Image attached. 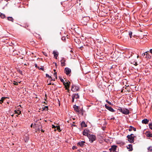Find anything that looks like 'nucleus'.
<instances>
[{
  "mask_svg": "<svg viewBox=\"0 0 152 152\" xmlns=\"http://www.w3.org/2000/svg\"><path fill=\"white\" fill-rule=\"evenodd\" d=\"M134 134H130V135H128L127 136V137L128 138V141L131 143H132L134 142Z\"/></svg>",
  "mask_w": 152,
  "mask_h": 152,
  "instance_id": "f257e3e1",
  "label": "nucleus"
},
{
  "mask_svg": "<svg viewBox=\"0 0 152 152\" xmlns=\"http://www.w3.org/2000/svg\"><path fill=\"white\" fill-rule=\"evenodd\" d=\"M88 137L89 140V141L91 143H92L96 139V137L95 135L93 134H90L88 135Z\"/></svg>",
  "mask_w": 152,
  "mask_h": 152,
  "instance_id": "f03ea898",
  "label": "nucleus"
},
{
  "mask_svg": "<svg viewBox=\"0 0 152 152\" xmlns=\"http://www.w3.org/2000/svg\"><path fill=\"white\" fill-rule=\"evenodd\" d=\"M71 72V69L68 68L66 67L64 69L65 73H66L67 75L70 76Z\"/></svg>",
  "mask_w": 152,
  "mask_h": 152,
  "instance_id": "7ed1b4c3",
  "label": "nucleus"
},
{
  "mask_svg": "<svg viewBox=\"0 0 152 152\" xmlns=\"http://www.w3.org/2000/svg\"><path fill=\"white\" fill-rule=\"evenodd\" d=\"M105 107L110 111L112 112H114L115 110H114L111 107L108 106L107 104L105 105Z\"/></svg>",
  "mask_w": 152,
  "mask_h": 152,
  "instance_id": "20e7f679",
  "label": "nucleus"
},
{
  "mask_svg": "<svg viewBox=\"0 0 152 152\" xmlns=\"http://www.w3.org/2000/svg\"><path fill=\"white\" fill-rule=\"evenodd\" d=\"M74 108L75 110L78 113H80L81 111V109L78 106L75 105L74 106Z\"/></svg>",
  "mask_w": 152,
  "mask_h": 152,
  "instance_id": "39448f33",
  "label": "nucleus"
},
{
  "mask_svg": "<svg viewBox=\"0 0 152 152\" xmlns=\"http://www.w3.org/2000/svg\"><path fill=\"white\" fill-rule=\"evenodd\" d=\"M117 147V146L115 145H113L111 146V148H110L109 150L110 152H112V151L113 152L116 151Z\"/></svg>",
  "mask_w": 152,
  "mask_h": 152,
  "instance_id": "423d86ee",
  "label": "nucleus"
},
{
  "mask_svg": "<svg viewBox=\"0 0 152 152\" xmlns=\"http://www.w3.org/2000/svg\"><path fill=\"white\" fill-rule=\"evenodd\" d=\"M79 88L77 86H73L71 88V90L73 92H75L78 91Z\"/></svg>",
  "mask_w": 152,
  "mask_h": 152,
  "instance_id": "0eeeda50",
  "label": "nucleus"
},
{
  "mask_svg": "<svg viewBox=\"0 0 152 152\" xmlns=\"http://www.w3.org/2000/svg\"><path fill=\"white\" fill-rule=\"evenodd\" d=\"M89 131L87 129H85L84 130L83 132V134L85 136H87L88 137V135L90 134H89Z\"/></svg>",
  "mask_w": 152,
  "mask_h": 152,
  "instance_id": "6e6552de",
  "label": "nucleus"
},
{
  "mask_svg": "<svg viewBox=\"0 0 152 152\" xmlns=\"http://www.w3.org/2000/svg\"><path fill=\"white\" fill-rule=\"evenodd\" d=\"M122 113L125 115H128L129 113V110L128 109L126 108H123Z\"/></svg>",
  "mask_w": 152,
  "mask_h": 152,
  "instance_id": "1a4fd4ad",
  "label": "nucleus"
},
{
  "mask_svg": "<svg viewBox=\"0 0 152 152\" xmlns=\"http://www.w3.org/2000/svg\"><path fill=\"white\" fill-rule=\"evenodd\" d=\"M64 85L65 86V87L66 88V89H68L69 87V83L66 80L65 82H64V83H63Z\"/></svg>",
  "mask_w": 152,
  "mask_h": 152,
  "instance_id": "9d476101",
  "label": "nucleus"
},
{
  "mask_svg": "<svg viewBox=\"0 0 152 152\" xmlns=\"http://www.w3.org/2000/svg\"><path fill=\"white\" fill-rule=\"evenodd\" d=\"M65 60L64 58H62L61 61V66H64L65 65Z\"/></svg>",
  "mask_w": 152,
  "mask_h": 152,
  "instance_id": "9b49d317",
  "label": "nucleus"
},
{
  "mask_svg": "<svg viewBox=\"0 0 152 152\" xmlns=\"http://www.w3.org/2000/svg\"><path fill=\"white\" fill-rule=\"evenodd\" d=\"M148 51L145 52V58L149 59L151 58V56L148 53Z\"/></svg>",
  "mask_w": 152,
  "mask_h": 152,
  "instance_id": "f8f14e48",
  "label": "nucleus"
},
{
  "mask_svg": "<svg viewBox=\"0 0 152 152\" xmlns=\"http://www.w3.org/2000/svg\"><path fill=\"white\" fill-rule=\"evenodd\" d=\"M85 143L84 141H81L78 143V145H80V146L82 147L83 146L84 144Z\"/></svg>",
  "mask_w": 152,
  "mask_h": 152,
  "instance_id": "ddd939ff",
  "label": "nucleus"
},
{
  "mask_svg": "<svg viewBox=\"0 0 152 152\" xmlns=\"http://www.w3.org/2000/svg\"><path fill=\"white\" fill-rule=\"evenodd\" d=\"M149 120L147 119H145L142 121V123L143 124H146L148 123Z\"/></svg>",
  "mask_w": 152,
  "mask_h": 152,
  "instance_id": "4468645a",
  "label": "nucleus"
},
{
  "mask_svg": "<svg viewBox=\"0 0 152 152\" xmlns=\"http://www.w3.org/2000/svg\"><path fill=\"white\" fill-rule=\"evenodd\" d=\"M53 53L54 55V56L55 57V58L56 59H57V57L58 56V52H56L55 51H54L53 52Z\"/></svg>",
  "mask_w": 152,
  "mask_h": 152,
  "instance_id": "2eb2a0df",
  "label": "nucleus"
},
{
  "mask_svg": "<svg viewBox=\"0 0 152 152\" xmlns=\"http://www.w3.org/2000/svg\"><path fill=\"white\" fill-rule=\"evenodd\" d=\"M127 148L129 149V151H132L133 150L132 145L131 144L129 145L127 147Z\"/></svg>",
  "mask_w": 152,
  "mask_h": 152,
  "instance_id": "dca6fc26",
  "label": "nucleus"
},
{
  "mask_svg": "<svg viewBox=\"0 0 152 152\" xmlns=\"http://www.w3.org/2000/svg\"><path fill=\"white\" fill-rule=\"evenodd\" d=\"M129 131H131L132 130H134V131H136V129L135 128L132 126H130L129 127V128L128 129Z\"/></svg>",
  "mask_w": 152,
  "mask_h": 152,
  "instance_id": "f3484780",
  "label": "nucleus"
},
{
  "mask_svg": "<svg viewBox=\"0 0 152 152\" xmlns=\"http://www.w3.org/2000/svg\"><path fill=\"white\" fill-rule=\"evenodd\" d=\"M7 19L9 21H11L12 22H13L14 21V19L12 17H7Z\"/></svg>",
  "mask_w": 152,
  "mask_h": 152,
  "instance_id": "a211bd4d",
  "label": "nucleus"
},
{
  "mask_svg": "<svg viewBox=\"0 0 152 152\" xmlns=\"http://www.w3.org/2000/svg\"><path fill=\"white\" fill-rule=\"evenodd\" d=\"M81 126L82 127H86L87 125L86 124L84 121H83L81 124Z\"/></svg>",
  "mask_w": 152,
  "mask_h": 152,
  "instance_id": "6ab92c4d",
  "label": "nucleus"
},
{
  "mask_svg": "<svg viewBox=\"0 0 152 152\" xmlns=\"http://www.w3.org/2000/svg\"><path fill=\"white\" fill-rule=\"evenodd\" d=\"M7 98V97H3L1 98V99L0 100V101L1 102L0 103L1 104L4 101V100L5 99H6Z\"/></svg>",
  "mask_w": 152,
  "mask_h": 152,
  "instance_id": "aec40b11",
  "label": "nucleus"
},
{
  "mask_svg": "<svg viewBox=\"0 0 152 152\" xmlns=\"http://www.w3.org/2000/svg\"><path fill=\"white\" fill-rule=\"evenodd\" d=\"M21 113V111L20 110H15V113L17 114L18 115H20Z\"/></svg>",
  "mask_w": 152,
  "mask_h": 152,
  "instance_id": "412c9836",
  "label": "nucleus"
},
{
  "mask_svg": "<svg viewBox=\"0 0 152 152\" xmlns=\"http://www.w3.org/2000/svg\"><path fill=\"white\" fill-rule=\"evenodd\" d=\"M146 136L148 137H152V134L150 133H148L146 134Z\"/></svg>",
  "mask_w": 152,
  "mask_h": 152,
  "instance_id": "4be33fe9",
  "label": "nucleus"
},
{
  "mask_svg": "<svg viewBox=\"0 0 152 152\" xmlns=\"http://www.w3.org/2000/svg\"><path fill=\"white\" fill-rule=\"evenodd\" d=\"M56 130H58L59 132H60L61 130L60 129V127L59 126H57L56 127ZM56 130V129H55V130Z\"/></svg>",
  "mask_w": 152,
  "mask_h": 152,
  "instance_id": "5701e85b",
  "label": "nucleus"
},
{
  "mask_svg": "<svg viewBox=\"0 0 152 152\" xmlns=\"http://www.w3.org/2000/svg\"><path fill=\"white\" fill-rule=\"evenodd\" d=\"M75 94H73L72 96V102H74V99L75 98Z\"/></svg>",
  "mask_w": 152,
  "mask_h": 152,
  "instance_id": "b1692460",
  "label": "nucleus"
},
{
  "mask_svg": "<svg viewBox=\"0 0 152 152\" xmlns=\"http://www.w3.org/2000/svg\"><path fill=\"white\" fill-rule=\"evenodd\" d=\"M0 17H1L3 19L5 17V15L4 14H1L0 15Z\"/></svg>",
  "mask_w": 152,
  "mask_h": 152,
  "instance_id": "393cba45",
  "label": "nucleus"
},
{
  "mask_svg": "<svg viewBox=\"0 0 152 152\" xmlns=\"http://www.w3.org/2000/svg\"><path fill=\"white\" fill-rule=\"evenodd\" d=\"M42 109L44 110H48V106H45Z\"/></svg>",
  "mask_w": 152,
  "mask_h": 152,
  "instance_id": "a878e982",
  "label": "nucleus"
},
{
  "mask_svg": "<svg viewBox=\"0 0 152 152\" xmlns=\"http://www.w3.org/2000/svg\"><path fill=\"white\" fill-rule=\"evenodd\" d=\"M75 94V98L76 99H78L79 98V96L78 95V94Z\"/></svg>",
  "mask_w": 152,
  "mask_h": 152,
  "instance_id": "bb28decb",
  "label": "nucleus"
},
{
  "mask_svg": "<svg viewBox=\"0 0 152 152\" xmlns=\"http://www.w3.org/2000/svg\"><path fill=\"white\" fill-rule=\"evenodd\" d=\"M54 71L55 72H56V70L54 69ZM55 77L56 79L57 78V73L56 72H55L53 75Z\"/></svg>",
  "mask_w": 152,
  "mask_h": 152,
  "instance_id": "cd10ccee",
  "label": "nucleus"
},
{
  "mask_svg": "<svg viewBox=\"0 0 152 152\" xmlns=\"http://www.w3.org/2000/svg\"><path fill=\"white\" fill-rule=\"evenodd\" d=\"M132 31H129V35L130 36V38L132 37Z\"/></svg>",
  "mask_w": 152,
  "mask_h": 152,
  "instance_id": "c85d7f7f",
  "label": "nucleus"
},
{
  "mask_svg": "<svg viewBox=\"0 0 152 152\" xmlns=\"http://www.w3.org/2000/svg\"><path fill=\"white\" fill-rule=\"evenodd\" d=\"M149 128L152 130V123L149 124Z\"/></svg>",
  "mask_w": 152,
  "mask_h": 152,
  "instance_id": "c756f323",
  "label": "nucleus"
},
{
  "mask_svg": "<svg viewBox=\"0 0 152 152\" xmlns=\"http://www.w3.org/2000/svg\"><path fill=\"white\" fill-rule=\"evenodd\" d=\"M123 109H122L121 108V107H119V108L118 109V110L121 112H122V111H123Z\"/></svg>",
  "mask_w": 152,
  "mask_h": 152,
  "instance_id": "7c9ffc66",
  "label": "nucleus"
},
{
  "mask_svg": "<svg viewBox=\"0 0 152 152\" xmlns=\"http://www.w3.org/2000/svg\"><path fill=\"white\" fill-rule=\"evenodd\" d=\"M13 84L15 85H18V83L15 81H13Z\"/></svg>",
  "mask_w": 152,
  "mask_h": 152,
  "instance_id": "2f4dec72",
  "label": "nucleus"
},
{
  "mask_svg": "<svg viewBox=\"0 0 152 152\" xmlns=\"http://www.w3.org/2000/svg\"><path fill=\"white\" fill-rule=\"evenodd\" d=\"M61 39L63 41H65L66 40V38L65 37H62Z\"/></svg>",
  "mask_w": 152,
  "mask_h": 152,
  "instance_id": "473e14b6",
  "label": "nucleus"
},
{
  "mask_svg": "<svg viewBox=\"0 0 152 152\" xmlns=\"http://www.w3.org/2000/svg\"><path fill=\"white\" fill-rule=\"evenodd\" d=\"M59 79L62 82L64 83V81L61 77H59Z\"/></svg>",
  "mask_w": 152,
  "mask_h": 152,
  "instance_id": "72a5a7b5",
  "label": "nucleus"
},
{
  "mask_svg": "<svg viewBox=\"0 0 152 152\" xmlns=\"http://www.w3.org/2000/svg\"><path fill=\"white\" fill-rule=\"evenodd\" d=\"M46 76L47 77L50 78V79H52L51 76H50L49 75L47 74H46Z\"/></svg>",
  "mask_w": 152,
  "mask_h": 152,
  "instance_id": "f704fd0d",
  "label": "nucleus"
},
{
  "mask_svg": "<svg viewBox=\"0 0 152 152\" xmlns=\"http://www.w3.org/2000/svg\"><path fill=\"white\" fill-rule=\"evenodd\" d=\"M106 102L108 103L109 104H110V105H111L112 104V103L110 102L109 101H108L107 100H106Z\"/></svg>",
  "mask_w": 152,
  "mask_h": 152,
  "instance_id": "c9c22d12",
  "label": "nucleus"
},
{
  "mask_svg": "<svg viewBox=\"0 0 152 152\" xmlns=\"http://www.w3.org/2000/svg\"><path fill=\"white\" fill-rule=\"evenodd\" d=\"M142 56L145 58V52L144 53H143L142 54Z\"/></svg>",
  "mask_w": 152,
  "mask_h": 152,
  "instance_id": "e433bc0d",
  "label": "nucleus"
},
{
  "mask_svg": "<svg viewBox=\"0 0 152 152\" xmlns=\"http://www.w3.org/2000/svg\"><path fill=\"white\" fill-rule=\"evenodd\" d=\"M38 68H39V70H44V69L43 68H42V67H40V68H39V67H38Z\"/></svg>",
  "mask_w": 152,
  "mask_h": 152,
  "instance_id": "4c0bfd02",
  "label": "nucleus"
},
{
  "mask_svg": "<svg viewBox=\"0 0 152 152\" xmlns=\"http://www.w3.org/2000/svg\"><path fill=\"white\" fill-rule=\"evenodd\" d=\"M133 64L135 66H137V63L136 62H135L134 61V62Z\"/></svg>",
  "mask_w": 152,
  "mask_h": 152,
  "instance_id": "58836bf2",
  "label": "nucleus"
},
{
  "mask_svg": "<svg viewBox=\"0 0 152 152\" xmlns=\"http://www.w3.org/2000/svg\"><path fill=\"white\" fill-rule=\"evenodd\" d=\"M151 148H152V147H148V150L150 151V150H151Z\"/></svg>",
  "mask_w": 152,
  "mask_h": 152,
  "instance_id": "ea45409f",
  "label": "nucleus"
},
{
  "mask_svg": "<svg viewBox=\"0 0 152 152\" xmlns=\"http://www.w3.org/2000/svg\"><path fill=\"white\" fill-rule=\"evenodd\" d=\"M150 52L152 54V49H151L150 50Z\"/></svg>",
  "mask_w": 152,
  "mask_h": 152,
  "instance_id": "a19ab883",
  "label": "nucleus"
},
{
  "mask_svg": "<svg viewBox=\"0 0 152 152\" xmlns=\"http://www.w3.org/2000/svg\"><path fill=\"white\" fill-rule=\"evenodd\" d=\"M133 54H134V53L133 52H131V56H132V55Z\"/></svg>",
  "mask_w": 152,
  "mask_h": 152,
  "instance_id": "79ce46f5",
  "label": "nucleus"
},
{
  "mask_svg": "<svg viewBox=\"0 0 152 152\" xmlns=\"http://www.w3.org/2000/svg\"><path fill=\"white\" fill-rule=\"evenodd\" d=\"M35 67H38H38H37V64H35Z\"/></svg>",
  "mask_w": 152,
  "mask_h": 152,
  "instance_id": "37998d69",
  "label": "nucleus"
},
{
  "mask_svg": "<svg viewBox=\"0 0 152 152\" xmlns=\"http://www.w3.org/2000/svg\"><path fill=\"white\" fill-rule=\"evenodd\" d=\"M41 131H42V132H44V130H43V129H41Z\"/></svg>",
  "mask_w": 152,
  "mask_h": 152,
  "instance_id": "c03bdc74",
  "label": "nucleus"
},
{
  "mask_svg": "<svg viewBox=\"0 0 152 152\" xmlns=\"http://www.w3.org/2000/svg\"><path fill=\"white\" fill-rule=\"evenodd\" d=\"M56 127L55 126H54L53 125V128H55Z\"/></svg>",
  "mask_w": 152,
  "mask_h": 152,
  "instance_id": "a18cd8bd",
  "label": "nucleus"
},
{
  "mask_svg": "<svg viewBox=\"0 0 152 152\" xmlns=\"http://www.w3.org/2000/svg\"><path fill=\"white\" fill-rule=\"evenodd\" d=\"M19 72L20 73H21L22 72V71L21 70H19Z\"/></svg>",
  "mask_w": 152,
  "mask_h": 152,
  "instance_id": "49530a36",
  "label": "nucleus"
},
{
  "mask_svg": "<svg viewBox=\"0 0 152 152\" xmlns=\"http://www.w3.org/2000/svg\"><path fill=\"white\" fill-rule=\"evenodd\" d=\"M52 84V83H50L48 84V85H51Z\"/></svg>",
  "mask_w": 152,
  "mask_h": 152,
  "instance_id": "de8ad7c7",
  "label": "nucleus"
},
{
  "mask_svg": "<svg viewBox=\"0 0 152 152\" xmlns=\"http://www.w3.org/2000/svg\"><path fill=\"white\" fill-rule=\"evenodd\" d=\"M51 80H54H54H55V79H52H52H51Z\"/></svg>",
  "mask_w": 152,
  "mask_h": 152,
  "instance_id": "09e8293b",
  "label": "nucleus"
},
{
  "mask_svg": "<svg viewBox=\"0 0 152 152\" xmlns=\"http://www.w3.org/2000/svg\"><path fill=\"white\" fill-rule=\"evenodd\" d=\"M115 118L114 117V118H111V119L114 120V119H115Z\"/></svg>",
  "mask_w": 152,
  "mask_h": 152,
  "instance_id": "8fccbe9b",
  "label": "nucleus"
},
{
  "mask_svg": "<svg viewBox=\"0 0 152 152\" xmlns=\"http://www.w3.org/2000/svg\"><path fill=\"white\" fill-rule=\"evenodd\" d=\"M139 55H137V58H138L139 57Z\"/></svg>",
  "mask_w": 152,
  "mask_h": 152,
  "instance_id": "3c124183",
  "label": "nucleus"
},
{
  "mask_svg": "<svg viewBox=\"0 0 152 152\" xmlns=\"http://www.w3.org/2000/svg\"><path fill=\"white\" fill-rule=\"evenodd\" d=\"M31 127H32V124L31 125Z\"/></svg>",
  "mask_w": 152,
  "mask_h": 152,
  "instance_id": "603ef678",
  "label": "nucleus"
},
{
  "mask_svg": "<svg viewBox=\"0 0 152 152\" xmlns=\"http://www.w3.org/2000/svg\"><path fill=\"white\" fill-rule=\"evenodd\" d=\"M19 106H20V107H21V105H19Z\"/></svg>",
  "mask_w": 152,
  "mask_h": 152,
  "instance_id": "864d4df0",
  "label": "nucleus"
},
{
  "mask_svg": "<svg viewBox=\"0 0 152 152\" xmlns=\"http://www.w3.org/2000/svg\"><path fill=\"white\" fill-rule=\"evenodd\" d=\"M150 151H152V148H151V150H150Z\"/></svg>",
  "mask_w": 152,
  "mask_h": 152,
  "instance_id": "5fc2aeb1",
  "label": "nucleus"
},
{
  "mask_svg": "<svg viewBox=\"0 0 152 152\" xmlns=\"http://www.w3.org/2000/svg\"><path fill=\"white\" fill-rule=\"evenodd\" d=\"M55 65H56H56L57 64H56V63H55Z\"/></svg>",
  "mask_w": 152,
  "mask_h": 152,
  "instance_id": "6e6d98bb",
  "label": "nucleus"
},
{
  "mask_svg": "<svg viewBox=\"0 0 152 152\" xmlns=\"http://www.w3.org/2000/svg\"><path fill=\"white\" fill-rule=\"evenodd\" d=\"M52 85H54V83H52Z\"/></svg>",
  "mask_w": 152,
  "mask_h": 152,
  "instance_id": "4d7b16f0",
  "label": "nucleus"
},
{
  "mask_svg": "<svg viewBox=\"0 0 152 152\" xmlns=\"http://www.w3.org/2000/svg\"><path fill=\"white\" fill-rule=\"evenodd\" d=\"M73 126H75V125H74Z\"/></svg>",
  "mask_w": 152,
  "mask_h": 152,
  "instance_id": "13d9d810",
  "label": "nucleus"
},
{
  "mask_svg": "<svg viewBox=\"0 0 152 152\" xmlns=\"http://www.w3.org/2000/svg\"><path fill=\"white\" fill-rule=\"evenodd\" d=\"M73 147H73V148H72V149H74L73 148Z\"/></svg>",
  "mask_w": 152,
  "mask_h": 152,
  "instance_id": "bf43d9fd",
  "label": "nucleus"
}]
</instances>
